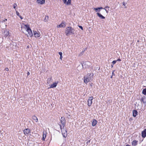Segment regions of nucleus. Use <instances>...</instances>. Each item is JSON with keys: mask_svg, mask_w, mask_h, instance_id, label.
I'll use <instances>...</instances> for the list:
<instances>
[{"mask_svg": "<svg viewBox=\"0 0 146 146\" xmlns=\"http://www.w3.org/2000/svg\"><path fill=\"white\" fill-rule=\"evenodd\" d=\"M66 25L65 24V22H62L60 25L57 26V27H64Z\"/></svg>", "mask_w": 146, "mask_h": 146, "instance_id": "obj_8", "label": "nucleus"}, {"mask_svg": "<svg viewBox=\"0 0 146 146\" xmlns=\"http://www.w3.org/2000/svg\"><path fill=\"white\" fill-rule=\"evenodd\" d=\"M60 121L62 125H61L60 124L59 125L60 129L61 130H62V129H64V128L66 123V120L65 118L64 117H62L60 120Z\"/></svg>", "mask_w": 146, "mask_h": 146, "instance_id": "obj_3", "label": "nucleus"}, {"mask_svg": "<svg viewBox=\"0 0 146 146\" xmlns=\"http://www.w3.org/2000/svg\"><path fill=\"white\" fill-rule=\"evenodd\" d=\"M113 73H113V72H112V74H113Z\"/></svg>", "mask_w": 146, "mask_h": 146, "instance_id": "obj_45", "label": "nucleus"}, {"mask_svg": "<svg viewBox=\"0 0 146 146\" xmlns=\"http://www.w3.org/2000/svg\"><path fill=\"white\" fill-rule=\"evenodd\" d=\"M137 114V111L134 110L133 111V116L134 117H136Z\"/></svg>", "mask_w": 146, "mask_h": 146, "instance_id": "obj_16", "label": "nucleus"}, {"mask_svg": "<svg viewBox=\"0 0 146 146\" xmlns=\"http://www.w3.org/2000/svg\"><path fill=\"white\" fill-rule=\"evenodd\" d=\"M7 19H5L4 20H3L2 22H4L5 21H7Z\"/></svg>", "mask_w": 146, "mask_h": 146, "instance_id": "obj_36", "label": "nucleus"}, {"mask_svg": "<svg viewBox=\"0 0 146 146\" xmlns=\"http://www.w3.org/2000/svg\"><path fill=\"white\" fill-rule=\"evenodd\" d=\"M16 13L17 15V16H20L19 13L17 11H16Z\"/></svg>", "mask_w": 146, "mask_h": 146, "instance_id": "obj_30", "label": "nucleus"}, {"mask_svg": "<svg viewBox=\"0 0 146 146\" xmlns=\"http://www.w3.org/2000/svg\"><path fill=\"white\" fill-rule=\"evenodd\" d=\"M52 82V78H49L48 79L47 82L48 84H50Z\"/></svg>", "mask_w": 146, "mask_h": 146, "instance_id": "obj_20", "label": "nucleus"}, {"mask_svg": "<svg viewBox=\"0 0 146 146\" xmlns=\"http://www.w3.org/2000/svg\"><path fill=\"white\" fill-rule=\"evenodd\" d=\"M63 1L64 3H67V0H63Z\"/></svg>", "mask_w": 146, "mask_h": 146, "instance_id": "obj_34", "label": "nucleus"}, {"mask_svg": "<svg viewBox=\"0 0 146 146\" xmlns=\"http://www.w3.org/2000/svg\"><path fill=\"white\" fill-rule=\"evenodd\" d=\"M62 56H60V58L62 60Z\"/></svg>", "mask_w": 146, "mask_h": 146, "instance_id": "obj_40", "label": "nucleus"}, {"mask_svg": "<svg viewBox=\"0 0 146 146\" xmlns=\"http://www.w3.org/2000/svg\"><path fill=\"white\" fill-rule=\"evenodd\" d=\"M103 9L102 7H98L96 8H94V9L95 10L96 12H99L100 11V9Z\"/></svg>", "mask_w": 146, "mask_h": 146, "instance_id": "obj_15", "label": "nucleus"}, {"mask_svg": "<svg viewBox=\"0 0 146 146\" xmlns=\"http://www.w3.org/2000/svg\"><path fill=\"white\" fill-rule=\"evenodd\" d=\"M109 8L110 7L108 6H106L104 9V10L102 11V12L104 13L106 12V13H107L108 12V11L109 10Z\"/></svg>", "mask_w": 146, "mask_h": 146, "instance_id": "obj_7", "label": "nucleus"}, {"mask_svg": "<svg viewBox=\"0 0 146 146\" xmlns=\"http://www.w3.org/2000/svg\"><path fill=\"white\" fill-rule=\"evenodd\" d=\"M117 61H121V60L120 59H118L117 60H116Z\"/></svg>", "mask_w": 146, "mask_h": 146, "instance_id": "obj_35", "label": "nucleus"}, {"mask_svg": "<svg viewBox=\"0 0 146 146\" xmlns=\"http://www.w3.org/2000/svg\"><path fill=\"white\" fill-rule=\"evenodd\" d=\"M142 93L145 95H146V88L144 89L142 91Z\"/></svg>", "mask_w": 146, "mask_h": 146, "instance_id": "obj_23", "label": "nucleus"}, {"mask_svg": "<svg viewBox=\"0 0 146 146\" xmlns=\"http://www.w3.org/2000/svg\"><path fill=\"white\" fill-rule=\"evenodd\" d=\"M74 30L70 27H68L66 28L65 33L66 35H68L69 34H74Z\"/></svg>", "mask_w": 146, "mask_h": 146, "instance_id": "obj_4", "label": "nucleus"}, {"mask_svg": "<svg viewBox=\"0 0 146 146\" xmlns=\"http://www.w3.org/2000/svg\"><path fill=\"white\" fill-rule=\"evenodd\" d=\"M84 51H82L80 53V54H79V56H81L83 54V53H84Z\"/></svg>", "mask_w": 146, "mask_h": 146, "instance_id": "obj_28", "label": "nucleus"}, {"mask_svg": "<svg viewBox=\"0 0 146 146\" xmlns=\"http://www.w3.org/2000/svg\"><path fill=\"white\" fill-rule=\"evenodd\" d=\"M97 123V121L96 120L94 119L92 122V125L93 126H95L96 124Z\"/></svg>", "mask_w": 146, "mask_h": 146, "instance_id": "obj_17", "label": "nucleus"}, {"mask_svg": "<svg viewBox=\"0 0 146 146\" xmlns=\"http://www.w3.org/2000/svg\"><path fill=\"white\" fill-rule=\"evenodd\" d=\"M126 146H130V145H129L127 144V145H126Z\"/></svg>", "mask_w": 146, "mask_h": 146, "instance_id": "obj_41", "label": "nucleus"}, {"mask_svg": "<svg viewBox=\"0 0 146 146\" xmlns=\"http://www.w3.org/2000/svg\"><path fill=\"white\" fill-rule=\"evenodd\" d=\"M34 35L35 37H38L40 36V33L36 31H33Z\"/></svg>", "mask_w": 146, "mask_h": 146, "instance_id": "obj_6", "label": "nucleus"}, {"mask_svg": "<svg viewBox=\"0 0 146 146\" xmlns=\"http://www.w3.org/2000/svg\"><path fill=\"white\" fill-rule=\"evenodd\" d=\"M23 131L25 135L28 134L30 132V130L28 128L25 129Z\"/></svg>", "mask_w": 146, "mask_h": 146, "instance_id": "obj_9", "label": "nucleus"}, {"mask_svg": "<svg viewBox=\"0 0 146 146\" xmlns=\"http://www.w3.org/2000/svg\"><path fill=\"white\" fill-rule=\"evenodd\" d=\"M98 16L101 19H104L105 17L99 13H97Z\"/></svg>", "mask_w": 146, "mask_h": 146, "instance_id": "obj_13", "label": "nucleus"}, {"mask_svg": "<svg viewBox=\"0 0 146 146\" xmlns=\"http://www.w3.org/2000/svg\"><path fill=\"white\" fill-rule=\"evenodd\" d=\"M17 6L16 4L15 3L13 5V8L14 9H15L16 7Z\"/></svg>", "mask_w": 146, "mask_h": 146, "instance_id": "obj_29", "label": "nucleus"}, {"mask_svg": "<svg viewBox=\"0 0 146 146\" xmlns=\"http://www.w3.org/2000/svg\"><path fill=\"white\" fill-rule=\"evenodd\" d=\"M138 142V141H137L135 140H134L132 142V146H136L137 145Z\"/></svg>", "mask_w": 146, "mask_h": 146, "instance_id": "obj_11", "label": "nucleus"}, {"mask_svg": "<svg viewBox=\"0 0 146 146\" xmlns=\"http://www.w3.org/2000/svg\"><path fill=\"white\" fill-rule=\"evenodd\" d=\"M90 142V141L89 140V141H88L87 143H89Z\"/></svg>", "mask_w": 146, "mask_h": 146, "instance_id": "obj_42", "label": "nucleus"}, {"mask_svg": "<svg viewBox=\"0 0 146 146\" xmlns=\"http://www.w3.org/2000/svg\"><path fill=\"white\" fill-rule=\"evenodd\" d=\"M111 78H112V76H111Z\"/></svg>", "mask_w": 146, "mask_h": 146, "instance_id": "obj_46", "label": "nucleus"}, {"mask_svg": "<svg viewBox=\"0 0 146 146\" xmlns=\"http://www.w3.org/2000/svg\"><path fill=\"white\" fill-rule=\"evenodd\" d=\"M83 68V64H81L80 65H79V66L77 67V69L78 70H80V68Z\"/></svg>", "mask_w": 146, "mask_h": 146, "instance_id": "obj_18", "label": "nucleus"}, {"mask_svg": "<svg viewBox=\"0 0 146 146\" xmlns=\"http://www.w3.org/2000/svg\"><path fill=\"white\" fill-rule=\"evenodd\" d=\"M36 1L38 3L42 4L45 3V0H37Z\"/></svg>", "mask_w": 146, "mask_h": 146, "instance_id": "obj_12", "label": "nucleus"}, {"mask_svg": "<svg viewBox=\"0 0 146 146\" xmlns=\"http://www.w3.org/2000/svg\"><path fill=\"white\" fill-rule=\"evenodd\" d=\"M71 0H68L67 2L66 3V4L67 5H70L71 3Z\"/></svg>", "mask_w": 146, "mask_h": 146, "instance_id": "obj_24", "label": "nucleus"}, {"mask_svg": "<svg viewBox=\"0 0 146 146\" xmlns=\"http://www.w3.org/2000/svg\"><path fill=\"white\" fill-rule=\"evenodd\" d=\"M145 99L143 98H142L141 99V101L143 102L144 104L145 103V102L144 101Z\"/></svg>", "mask_w": 146, "mask_h": 146, "instance_id": "obj_26", "label": "nucleus"}, {"mask_svg": "<svg viewBox=\"0 0 146 146\" xmlns=\"http://www.w3.org/2000/svg\"><path fill=\"white\" fill-rule=\"evenodd\" d=\"M93 98V97L92 96L90 97L88 100V105L89 106H91L92 104V100Z\"/></svg>", "mask_w": 146, "mask_h": 146, "instance_id": "obj_5", "label": "nucleus"}, {"mask_svg": "<svg viewBox=\"0 0 146 146\" xmlns=\"http://www.w3.org/2000/svg\"><path fill=\"white\" fill-rule=\"evenodd\" d=\"M5 70L7 71H8L9 70V69L8 68H5Z\"/></svg>", "mask_w": 146, "mask_h": 146, "instance_id": "obj_37", "label": "nucleus"}, {"mask_svg": "<svg viewBox=\"0 0 146 146\" xmlns=\"http://www.w3.org/2000/svg\"><path fill=\"white\" fill-rule=\"evenodd\" d=\"M93 74H88L84 77V82L87 84V83L90 81L92 78Z\"/></svg>", "mask_w": 146, "mask_h": 146, "instance_id": "obj_1", "label": "nucleus"}, {"mask_svg": "<svg viewBox=\"0 0 146 146\" xmlns=\"http://www.w3.org/2000/svg\"><path fill=\"white\" fill-rule=\"evenodd\" d=\"M78 27L80 28L82 30H83V28L81 26H78Z\"/></svg>", "mask_w": 146, "mask_h": 146, "instance_id": "obj_32", "label": "nucleus"}, {"mask_svg": "<svg viewBox=\"0 0 146 146\" xmlns=\"http://www.w3.org/2000/svg\"><path fill=\"white\" fill-rule=\"evenodd\" d=\"M90 86H92V84H90Z\"/></svg>", "mask_w": 146, "mask_h": 146, "instance_id": "obj_44", "label": "nucleus"}, {"mask_svg": "<svg viewBox=\"0 0 146 146\" xmlns=\"http://www.w3.org/2000/svg\"><path fill=\"white\" fill-rule=\"evenodd\" d=\"M142 136L143 138H145L146 137V129H145L142 132Z\"/></svg>", "mask_w": 146, "mask_h": 146, "instance_id": "obj_10", "label": "nucleus"}, {"mask_svg": "<svg viewBox=\"0 0 146 146\" xmlns=\"http://www.w3.org/2000/svg\"><path fill=\"white\" fill-rule=\"evenodd\" d=\"M19 17L21 19H23V18L21 16H19Z\"/></svg>", "mask_w": 146, "mask_h": 146, "instance_id": "obj_38", "label": "nucleus"}, {"mask_svg": "<svg viewBox=\"0 0 146 146\" xmlns=\"http://www.w3.org/2000/svg\"><path fill=\"white\" fill-rule=\"evenodd\" d=\"M32 119L35 120L36 122L38 121V119L35 116H33L32 117Z\"/></svg>", "mask_w": 146, "mask_h": 146, "instance_id": "obj_19", "label": "nucleus"}, {"mask_svg": "<svg viewBox=\"0 0 146 146\" xmlns=\"http://www.w3.org/2000/svg\"><path fill=\"white\" fill-rule=\"evenodd\" d=\"M63 130H64V129H62V130H61V131H62V134H63V136L64 137H66L67 136V134L66 133H64L63 134ZM65 131L66 133L67 131Z\"/></svg>", "mask_w": 146, "mask_h": 146, "instance_id": "obj_21", "label": "nucleus"}, {"mask_svg": "<svg viewBox=\"0 0 146 146\" xmlns=\"http://www.w3.org/2000/svg\"><path fill=\"white\" fill-rule=\"evenodd\" d=\"M58 83V82H57L54 83L52 84L51 85L50 88H54L56 87Z\"/></svg>", "mask_w": 146, "mask_h": 146, "instance_id": "obj_14", "label": "nucleus"}, {"mask_svg": "<svg viewBox=\"0 0 146 146\" xmlns=\"http://www.w3.org/2000/svg\"><path fill=\"white\" fill-rule=\"evenodd\" d=\"M24 28L28 33V35H27V36H29L30 37L32 36H33V34L32 33L31 30L30 28L28 25H24Z\"/></svg>", "mask_w": 146, "mask_h": 146, "instance_id": "obj_2", "label": "nucleus"}, {"mask_svg": "<svg viewBox=\"0 0 146 146\" xmlns=\"http://www.w3.org/2000/svg\"><path fill=\"white\" fill-rule=\"evenodd\" d=\"M117 62V61L116 60H113L112 62V63L113 65H114L115 64V63Z\"/></svg>", "mask_w": 146, "mask_h": 146, "instance_id": "obj_27", "label": "nucleus"}, {"mask_svg": "<svg viewBox=\"0 0 146 146\" xmlns=\"http://www.w3.org/2000/svg\"><path fill=\"white\" fill-rule=\"evenodd\" d=\"M49 17L48 16H45V18L44 19V22H47L48 21V19Z\"/></svg>", "mask_w": 146, "mask_h": 146, "instance_id": "obj_22", "label": "nucleus"}, {"mask_svg": "<svg viewBox=\"0 0 146 146\" xmlns=\"http://www.w3.org/2000/svg\"><path fill=\"white\" fill-rule=\"evenodd\" d=\"M126 4V3L125 2H123V5L125 6V5Z\"/></svg>", "mask_w": 146, "mask_h": 146, "instance_id": "obj_31", "label": "nucleus"}, {"mask_svg": "<svg viewBox=\"0 0 146 146\" xmlns=\"http://www.w3.org/2000/svg\"><path fill=\"white\" fill-rule=\"evenodd\" d=\"M59 54L60 56H62V52H59Z\"/></svg>", "mask_w": 146, "mask_h": 146, "instance_id": "obj_33", "label": "nucleus"}, {"mask_svg": "<svg viewBox=\"0 0 146 146\" xmlns=\"http://www.w3.org/2000/svg\"><path fill=\"white\" fill-rule=\"evenodd\" d=\"M46 135L45 134H43V138H42V139L43 140H44L45 138L46 137Z\"/></svg>", "mask_w": 146, "mask_h": 146, "instance_id": "obj_25", "label": "nucleus"}, {"mask_svg": "<svg viewBox=\"0 0 146 146\" xmlns=\"http://www.w3.org/2000/svg\"><path fill=\"white\" fill-rule=\"evenodd\" d=\"M30 74L29 72H28L27 73V74L28 75H29Z\"/></svg>", "mask_w": 146, "mask_h": 146, "instance_id": "obj_39", "label": "nucleus"}, {"mask_svg": "<svg viewBox=\"0 0 146 146\" xmlns=\"http://www.w3.org/2000/svg\"><path fill=\"white\" fill-rule=\"evenodd\" d=\"M113 64H112V65H111V67H113Z\"/></svg>", "mask_w": 146, "mask_h": 146, "instance_id": "obj_43", "label": "nucleus"}]
</instances>
